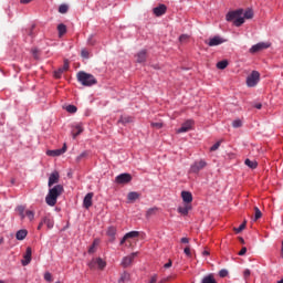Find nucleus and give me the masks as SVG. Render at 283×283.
Segmentation results:
<instances>
[{"instance_id": "1", "label": "nucleus", "mask_w": 283, "mask_h": 283, "mask_svg": "<svg viewBox=\"0 0 283 283\" xmlns=\"http://www.w3.org/2000/svg\"><path fill=\"white\" fill-rule=\"evenodd\" d=\"M63 185H56L53 188L49 189V193L45 197V202L49 207H54L56 205V200H59V196L63 193Z\"/></svg>"}, {"instance_id": "2", "label": "nucleus", "mask_w": 283, "mask_h": 283, "mask_svg": "<svg viewBox=\"0 0 283 283\" xmlns=\"http://www.w3.org/2000/svg\"><path fill=\"white\" fill-rule=\"evenodd\" d=\"M243 14H244V9L230 11L226 15V21H233V25H235V28H240V25H243L244 23Z\"/></svg>"}, {"instance_id": "3", "label": "nucleus", "mask_w": 283, "mask_h": 283, "mask_svg": "<svg viewBox=\"0 0 283 283\" xmlns=\"http://www.w3.org/2000/svg\"><path fill=\"white\" fill-rule=\"evenodd\" d=\"M76 78L81 85L84 87H92V85H96L98 81H96V77L94 75L86 73L84 71H80L76 75Z\"/></svg>"}, {"instance_id": "4", "label": "nucleus", "mask_w": 283, "mask_h": 283, "mask_svg": "<svg viewBox=\"0 0 283 283\" xmlns=\"http://www.w3.org/2000/svg\"><path fill=\"white\" fill-rule=\"evenodd\" d=\"M260 83V72L252 71V73L247 77L248 87H255Z\"/></svg>"}, {"instance_id": "5", "label": "nucleus", "mask_w": 283, "mask_h": 283, "mask_svg": "<svg viewBox=\"0 0 283 283\" xmlns=\"http://www.w3.org/2000/svg\"><path fill=\"white\" fill-rule=\"evenodd\" d=\"M269 48H271V43H269V42H260L258 44H254L250 49V52H251V54H255L258 52H262V50H269Z\"/></svg>"}, {"instance_id": "6", "label": "nucleus", "mask_w": 283, "mask_h": 283, "mask_svg": "<svg viewBox=\"0 0 283 283\" xmlns=\"http://www.w3.org/2000/svg\"><path fill=\"white\" fill-rule=\"evenodd\" d=\"M90 269H96V266H98V269L103 270L105 269V266H107V263L101 259H93L90 263H88Z\"/></svg>"}, {"instance_id": "7", "label": "nucleus", "mask_w": 283, "mask_h": 283, "mask_svg": "<svg viewBox=\"0 0 283 283\" xmlns=\"http://www.w3.org/2000/svg\"><path fill=\"white\" fill-rule=\"evenodd\" d=\"M206 167H207V161H205V160L196 161L190 167V174H198L199 171H201V169H205Z\"/></svg>"}, {"instance_id": "8", "label": "nucleus", "mask_w": 283, "mask_h": 283, "mask_svg": "<svg viewBox=\"0 0 283 283\" xmlns=\"http://www.w3.org/2000/svg\"><path fill=\"white\" fill-rule=\"evenodd\" d=\"M115 182H117V185H127V182H132V175L120 174L115 178Z\"/></svg>"}, {"instance_id": "9", "label": "nucleus", "mask_w": 283, "mask_h": 283, "mask_svg": "<svg viewBox=\"0 0 283 283\" xmlns=\"http://www.w3.org/2000/svg\"><path fill=\"white\" fill-rule=\"evenodd\" d=\"M138 255V252H133L130 255L128 256H124L122 260V266L124 269H127L130 264H133L134 259Z\"/></svg>"}, {"instance_id": "10", "label": "nucleus", "mask_w": 283, "mask_h": 283, "mask_svg": "<svg viewBox=\"0 0 283 283\" xmlns=\"http://www.w3.org/2000/svg\"><path fill=\"white\" fill-rule=\"evenodd\" d=\"M193 127V120L188 119L186 120L180 128L177 129V134H186V132H190Z\"/></svg>"}, {"instance_id": "11", "label": "nucleus", "mask_w": 283, "mask_h": 283, "mask_svg": "<svg viewBox=\"0 0 283 283\" xmlns=\"http://www.w3.org/2000/svg\"><path fill=\"white\" fill-rule=\"evenodd\" d=\"M67 70H70V62L65 60L63 66L54 71V77L61 78V76H63V72H67Z\"/></svg>"}, {"instance_id": "12", "label": "nucleus", "mask_w": 283, "mask_h": 283, "mask_svg": "<svg viewBox=\"0 0 283 283\" xmlns=\"http://www.w3.org/2000/svg\"><path fill=\"white\" fill-rule=\"evenodd\" d=\"M206 43L210 48H216V45H222V43H224V39L217 35L214 38H211L208 42L206 41Z\"/></svg>"}, {"instance_id": "13", "label": "nucleus", "mask_w": 283, "mask_h": 283, "mask_svg": "<svg viewBox=\"0 0 283 283\" xmlns=\"http://www.w3.org/2000/svg\"><path fill=\"white\" fill-rule=\"evenodd\" d=\"M22 266H28L32 262V248H27L25 254L23 255Z\"/></svg>"}, {"instance_id": "14", "label": "nucleus", "mask_w": 283, "mask_h": 283, "mask_svg": "<svg viewBox=\"0 0 283 283\" xmlns=\"http://www.w3.org/2000/svg\"><path fill=\"white\" fill-rule=\"evenodd\" d=\"M65 151H67V145L64 144L62 148L55 149V150H48L46 154L49 156L56 157V156H63Z\"/></svg>"}, {"instance_id": "15", "label": "nucleus", "mask_w": 283, "mask_h": 283, "mask_svg": "<svg viewBox=\"0 0 283 283\" xmlns=\"http://www.w3.org/2000/svg\"><path fill=\"white\" fill-rule=\"evenodd\" d=\"M61 176L59 175V171H53L49 177V187H53V185H59Z\"/></svg>"}, {"instance_id": "16", "label": "nucleus", "mask_w": 283, "mask_h": 283, "mask_svg": "<svg viewBox=\"0 0 283 283\" xmlns=\"http://www.w3.org/2000/svg\"><path fill=\"white\" fill-rule=\"evenodd\" d=\"M153 12H154L155 17H163V14L167 13V6L159 4L158 7H155L153 9Z\"/></svg>"}, {"instance_id": "17", "label": "nucleus", "mask_w": 283, "mask_h": 283, "mask_svg": "<svg viewBox=\"0 0 283 283\" xmlns=\"http://www.w3.org/2000/svg\"><path fill=\"white\" fill-rule=\"evenodd\" d=\"M189 211H191V203H185L178 207V213H181V216H189Z\"/></svg>"}, {"instance_id": "18", "label": "nucleus", "mask_w": 283, "mask_h": 283, "mask_svg": "<svg viewBox=\"0 0 283 283\" xmlns=\"http://www.w3.org/2000/svg\"><path fill=\"white\" fill-rule=\"evenodd\" d=\"M181 198L186 205H191V202H193V195L189 191H182Z\"/></svg>"}, {"instance_id": "19", "label": "nucleus", "mask_w": 283, "mask_h": 283, "mask_svg": "<svg viewBox=\"0 0 283 283\" xmlns=\"http://www.w3.org/2000/svg\"><path fill=\"white\" fill-rule=\"evenodd\" d=\"M92 198H94V192H88L83 200V206L85 209H90L92 207Z\"/></svg>"}, {"instance_id": "20", "label": "nucleus", "mask_w": 283, "mask_h": 283, "mask_svg": "<svg viewBox=\"0 0 283 283\" xmlns=\"http://www.w3.org/2000/svg\"><path fill=\"white\" fill-rule=\"evenodd\" d=\"M138 235H140V232L138 231H130L128 233H126L124 235V238L120 240V243L123 245L124 242H127V240H129V238H138Z\"/></svg>"}, {"instance_id": "21", "label": "nucleus", "mask_w": 283, "mask_h": 283, "mask_svg": "<svg viewBox=\"0 0 283 283\" xmlns=\"http://www.w3.org/2000/svg\"><path fill=\"white\" fill-rule=\"evenodd\" d=\"M83 134V126L81 125H75L72 128V136L73 138H76V136H81Z\"/></svg>"}, {"instance_id": "22", "label": "nucleus", "mask_w": 283, "mask_h": 283, "mask_svg": "<svg viewBox=\"0 0 283 283\" xmlns=\"http://www.w3.org/2000/svg\"><path fill=\"white\" fill-rule=\"evenodd\" d=\"M147 61V51L142 50L139 53H137V63H145Z\"/></svg>"}, {"instance_id": "23", "label": "nucleus", "mask_w": 283, "mask_h": 283, "mask_svg": "<svg viewBox=\"0 0 283 283\" xmlns=\"http://www.w3.org/2000/svg\"><path fill=\"white\" fill-rule=\"evenodd\" d=\"M138 198H140V193H138L136 191H132L127 195L128 202H136V200H138Z\"/></svg>"}, {"instance_id": "24", "label": "nucleus", "mask_w": 283, "mask_h": 283, "mask_svg": "<svg viewBox=\"0 0 283 283\" xmlns=\"http://www.w3.org/2000/svg\"><path fill=\"white\" fill-rule=\"evenodd\" d=\"M129 280H132V276H130L129 272H123L120 274L118 283H127V282H129Z\"/></svg>"}, {"instance_id": "25", "label": "nucleus", "mask_w": 283, "mask_h": 283, "mask_svg": "<svg viewBox=\"0 0 283 283\" xmlns=\"http://www.w3.org/2000/svg\"><path fill=\"white\" fill-rule=\"evenodd\" d=\"M244 165H247V167H249L250 169H258L256 160L245 159Z\"/></svg>"}, {"instance_id": "26", "label": "nucleus", "mask_w": 283, "mask_h": 283, "mask_svg": "<svg viewBox=\"0 0 283 283\" xmlns=\"http://www.w3.org/2000/svg\"><path fill=\"white\" fill-rule=\"evenodd\" d=\"M28 237V230H19L15 234L17 240H25Z\"/></svg>"}, {"instance_id": "27", "label": "nucleus", "mask_w": 283, "mask_h": 283, "mask_svg": "<svg viewBox=\"0 0 283 283\" xmlns=\"http://www.w3.org/2000/svg\"><path fill=\"white\" fill-rule=\"evenodd\" d=\"M57 32H59V36H63L64 34H66L67 32V27L63 23L57 25Z\"/></svg>"}, {"instance_id": "28", "label": "nucleus", "mask_w": 283, "mask_h": 283, "mask_svg": "<svg viewBox=\"0 0 283 283\" xmlns=\"http://www.w3.org/2000/svg\"><path fill=\"white\" fill-rule=\"evenodd\" d=\"M132 116H120V118L118 119L117 123L122 124V125H127L129 123H132Z\"/></svg>"}, {"instance_id": "29", "label": "nucleus", "mask_w": 283, "mask_h": 283, "mask_svg": "<svg viewBox=\"0 0 283 283\" xmlns=\"http://www.w3.org/2000/svg\"><path fill=\"white\" fill-rule=\"evenodd\" d=\"M228 66H229V61L227 60H222L217 63L218 70H227Z\"/></svg>"}, {"instance_id": "30", "label": "nucleus", "mask_w": 283, "mask_h": 283, "mask_svg": "<svg viewBox=\"0 0 283 283\" xmlns=\"http://www.w3.org/2000/svg\"><path fill=\"white\" fill-rule=\"evenodd\" d=\"M44 223L46 224L48 229H54V219L44 217Z\"/></svg>"}, {"instance_id": "31", "label": "nucleus", "mask_w": 283, "mask_h": 283, "mask_svg": "<svg viewBox=\"0 0 283 283\" xmlns=\"http://www.w3.org/2000/svg\"><path fill=\"white\" fill-rule=\"evenodd\" d=\"M253 18V9H247L243 11V20L244 19H252Z\"/></svg>"}, {"instance_id": "32", "label": "nucleus", "mask_w": 283, "mask_h": 283, "mask_svg": "<svg viewBox=\"0 0 283 283\" xmlns=\"http://www.w3.org/2000/svg\"><path fill=\"white\" fill-rule=\"evenodd\" d=\"M260 218H262V211L260 210V208L255 207L254 208V221L260 220Z\"/></svg>"}, {"instance_id": "33", "label": "nucleus", "mask_w": 283, "mask_h": 283, "mask_svg": "<svg viewBox=\"0 0 283 283\" xmlns=\"http://www.w3.org/2000/svg\"><path fill=\"white\" fill-rule=\"evenodd\" d=\"M67 10H70V7H67V4H61L59 7L60 14H65L67 12Z\"/></svg>"}, {"instance_id": "34", "label": "nucleus", "mask_w": 283, "mask_h": 283, "mask_svg": "<svg viewBox=\"0 0 283 283\" xmlns=\"http://www.w3.org/2000/svg\"><path fill=\"white\" fill-rule=\"evenodd\" d=\"M87 156H90V153L83 151L82 154H80V155L76 157V163H81V161L83 160V158H87Z\"/></svg>"}, {"instance_id": "35", "label": "nucleus", "mask_w": 283, "mask_h": 283, "mask_svg": "<svg viewBox=\"0 0 283 283\" xmlns=\"http://www.w3.org/2000/svg\"><path fill=\"white\" fill-rule=\"evenodd\" d=\"M244 229H247V221L241 223L239 228H234V231H235V233H242V231H244Z\"/></svg>"}, {"instance_id": "36", "label": "nucleus", "mask_w": 283, "mask_h": 283, "mask_svg": "<svg viewBox=\"0 0 283 283\" xmlns=\"http://www.w3.org/2000/svg\"><path fill=\"white\" fill-rule=\"evenodd\" d=\"M77 109L78 108H76L74 105L66 106V112H69V114H76Z\"/></svg>"}, {"instance_id": "37", "label": "nucleus", "mask_w": 283, "mask_h": 283, "mask_svg": "<svg viewBox=\"0 0 283 283\" xmlns=\"http://www.w3.org/2000/svg\"><path fill=\"white\" fill-rule=\"evenodd\" d=\"M107 235H109V238H114V235H116V228L109 227L107 230Z\"/></svg>"}, {"instance_id": "38", "label": "nucleus", "mask_w": 283, "mask_h": 283, "mask_svg": "<svg viewBox=\"0 0 283 283\" xmlns=\"http://www.w3.org/2000/svg\"><path fill=\"white\" fill-rule=\"evenodd\" d=\"M25 216L28 217V219L30 220V222H32V220H34V211H32V210H27V211H25Z\"/></svg>"}, {"instance_id": "39", "label": "nucleus", "mask_w": 283, "mask_h": 283, "mask_svg": "<svg viewBox=\"0 0 283 283\" xmlns=\"http://www.w3.org/2000/svg\"><path fill=\"white\" fill-rule=\"evenodd\" d=\"M156 211H158L157 208H150L148 209V211L146 212V217L147 218H151V216H154L156 213Z\"/></svg>"}, {"instance_id": "40", "label": "nucleus", "mask_w": 283, "mask_h": 283, "mask_svg": "<svg viewBox=\"0 0 283 283\" xmlns=\"http://www.w3.org/2000/svg\"><path fill=\"white\" fill-rule=\"evenodd\" d=\"M81 56H82L83 59H90V51L86 50V49H82V51H81Z\"/></svg>"}, {"instance_id": "41", "label": "nucleus", "mask_w": 283, "mask_h": 283, "mask_svg": "<svg viewBox=\"0 0 283 283\" xmlns=\"http://www.w3.org/2000/svg\"><path fill=\"white\" fill-rule=\"evenodd\" d=\"M222 142H217L213 146H211L210 151H218L220 149V145Z\"/></svg>"}, {"instance_id": "42", "label": "nucleus", "mask_w": 283, "mask_h": 283, "mask_svg": "<svg viewBox=\"0 0 283 283\" xmlns=\"http://www.w3.org/2000/svg\"><path fill=\"white\" fill-rule=\"evenodd\" d=\"M232 127H234V128L242 127V120H240V119L233 120Z\"/></svg>"}, {"instance_id": "43", "label": "nucleus", "mask_w": 283, "mask_h": 283, "mask_svg": "<svg viewBox=\"0 0 283 283\" xmlns=\"http://www.w3.org/2000/svg\"><path fill=\"white\" fill-rule=\"evenodd\" d=\"M88 45H96V40H94V35H90L87 39Z\"/></svg>"}, {"instance_id": "44", "label": "nucleus", "mask_w": 283, "mask_h": 283, "mask_svg": "<svg viewBox=\"0 0 283 283\" xmlns=\"http://www.w3.org/2000/svg\"><path fill=\"white\" fill-rule=\"evenodd\" d=\"M17 211H18L19 216H23V213H25V207L18 206L17 207Z\"/></svg>"}, {"instance_id": "45", "label": "nucleus", "mask_w": 283, "mask_h": 283, "mask_svg": "<svg viewBox=\"0 0 283 283\" xmlns=\"http://www.w3.org/2000/svg\"><path fill=\"white\" fill-rule=\"evenodd\" d=\"M179 41H180V43H186V41H189V35H187V34L180 35Z\"/></svg>"}, {"instance_id": "46", "label": "nucleus", "mask_w": 283, "mask_h": 283, "mask_svg": "<svg viewBox=\"0 0 283 283\" xmlns=\"http://www.w3.org/2000/svg\"><path fill=\"white\" fill-rule=\"evenodd\" d=\"M44 280L46 282H52V273H50V272L44 273Z\"/></svg>"}, {"instance_id": "47", "label": "nucleus", "mask_w": 283, "mask_h": 283, "mask_svg": "<svg viewBox=\"0 0 283 283\" xmlns=\"http://www.w3.org/2000/svg\"><path fill=\"white\" fill-rule=\"evenodd\" d=\"M151 127H155V129H161L163 123L160 122L151 123Z\"/></svg>"}, {"instance_id": "48", "label": "nucleus", "mask_w": 283, "mask_h": 283, "mask_svg": "<svg viewBox=\"0 0 283 283\" xmlns=\"http://www.w3.org/2000/svg\"><path fill=\"white\" fill-rule=\"evenodd\" d=\"M96 252V241L93 242V244L88 249V253H95Z\"/></svg>"}, {"instance_id": "49", "label": "nucleus", "mask_w": 283, "mask_h": 283, "mask_svg": "<svg viewBox=\"0 0 283 283\" xmlns=\"http://www.w3.org/2000/svg\"><path fill=\"white\" fill-rule=\"evenodd\" d=\"M184 253L187 255V258H191V248L186 247V248L184 249Z\"/></svg>"}, {"instance_id": "50", "label": "nucleus", "mask_w": 283, "mask_h": 283, "mask_svg": "<svg viewBox=\"0 0 283 283\" xmlns=\"http://www.w3.org/2000/svg\"><path fill=\"white\" fill-rule=\"evenodd\" d=\"M243 277L244 280H249V277H251V270H244Z\"/></svg>"}, {"instance_id": "51", "label": "nucleus", "mask_w": 283, "mask_h": 283, "mask_svg": "<svg viewBox=\"0 0 283 283\" xmlns=\"http://www.w3.org/2000/svg\"><path fill=\"white\" fill-rule=\"evenodd\" d=\"M219 275L221 276V277H227V275H229V271H227V270H221V271H219Z\"/></svg>"}, {"instance_id": "52", "label": "nucleus", "mask_w": 283, "mask_h": 283, "mask_svg": "<svg viewBox=\"0 0 283 283\" xmlns=\"http://www.w3.org/2000/svg\"><path fill=\"white\" fill-rule=\"evenodd\" d=\"M32 54L34 59H39V50L32 49Z\"/></svg>"}, {"instance_id": "53", "label": "nucleus", "mask_w": 283, "mask_h": 283, "mask_svg": "<svg viewBox=\"0 0 283 283\" xmlns=\"http://www.w3.org/2000/svg\"><path fill=\"white\" fill-rule=\"evenodd\" d=\"M156 282H158V275H157V274H155V275L151 276L149 283H156Z\"/></svg>"}, {"instance_id": "54", "label": "nucleus", "mask_w": 283, "mask_h": 283, "mask_svg": "<svg viewBox=\"0 0 283 283\" xmlns=\"http://www.w3.org/2000/svg\"><path fill=\"white\" fill-rule=\"evenodd\" d=\"M238 255H247V247H243Z\"/></svg>"}, {"instance_id": "55", "label": "nucleus", "mask_w": 283, "mask_h": 283, "mask_svg": "<svg viewBox=\"0 0 283 283\" xmlns=\"http://www.w3.org/2000/svg\"><path fill=\"white\" fill-rule=\"evenodd\" d=\"M172 262L171 259L164 265V269H171Z\"/></svg>"}, {"instance_id": "56", "label": "nucleus", "mask_w": 283, "mask_h": 283, "mask_svg": "<svg viewBox=\"0 0 283 283\" xmlns=\"http://www.w3.org/2000/svg\"><path fill=\"white\" fill-rule=\"evenodd\" d=\"M182 244H189V238H181Z\"/></svg>"}, {"instance_id": "57", "label": "nucleus", "mask_w": 283, "mask_h": 283, "mask_svg": "<svg viewBox=\"0 0 283 283\" xmlns=\"http://www.w3.org/2000/svg\"><path fill=\"white\" fill-rule=\"evenodd\" d=\"M171 280V276L161 279L159 283H165V282H169Z\"/></svg>"}, {"instance_id": "58", "label": "nucleus", "mask_w": 283, "mask_h": 283, "mask_svg": "<svg viewBox=\"0 0 283 283\" xmlns=\"http://www.w3.org/2000/svg\"><path fill=\"white\" fill-rule=\"evenodd\" d=\"M31 1H33V0H20V3L28 4V3H31Z\"/></svg>"}, {"instance_id": "59", "label": "nucleus", "mask_w": 283, "mask_h": 283, "mask_svg": "<svg viewBox=\"0 0 283 283\" xmlns=\"http://www.w3.org/2000/svg\"><path fill=\"white\" fill-rule=\"evenodd\" d=\"M254 107H255L256 109H262V104H261V103L255 104Z\"/></svg>"}, {"instance_id": "60", "label": "nucleus", "mask_w": 283, "mask_h": 283, "mask_svg": "<svg viewBox=\"0 0 283 283\" xmlns=\"http://www.w3.org/2000/svg\"><path fill=\"white\" fill-rule=\"evenodd\" d=\"M21 220H24L25 219V212H22V214H19Z\"/></svg>"}, {"instance_id": "61", "label": "nucleus", "mask_w": 283, "mask_h": 283, "mask_svg": "<svg viewBox=\"0 0 283 283\" xmlns=\"http://www.w3.org/2000/svg\"><path fill=\"white\" fill-rule=\"evenodd\" d=\"M41 229H43V223H39L38 226V231H41Z\"/></svg>"}, {"instance_id": "62", "label": "nucleus", "mask_w": 283, "mask_h": 283, "mask_svg": "<svg viewBox=\"0 0 283 283\" xmlns=\"http://www.w3.org/2000/svg\"><path fill=\"white\" fill-rule=\"evenodd\" d=\"M239 241L241 242V244H244V239L242 237H239Z\"/></svg>"}, {"instance_id": "63", "label": "nucleus", "mask_w": 283, "mask_h": 283, "mask_svg": "<svg viewBox=\"0 0 283 283\" xmlns=\"http://www.w3.org/2000/svg\"><path fill=\"white\" fill-rule=\"evenodd\" d=\"M203 255H209V251H203Z\"/></svg>"}, {"instance_id": "64", "label": "nucleus", "mask_w": 283, "mask_h": 283, "mask_svg": "<svg viewBox=\"0 0 283 283\" xmlns=\"http://www.w3.org/2000/svg\"><path fill=\"white\" fill-rule=\"evenodd\" d=\"M3 244V238H0V247Z\"/></svg>"}]
</instances>
